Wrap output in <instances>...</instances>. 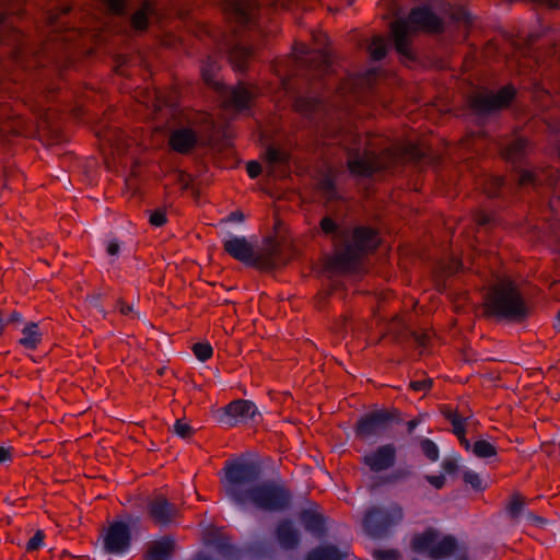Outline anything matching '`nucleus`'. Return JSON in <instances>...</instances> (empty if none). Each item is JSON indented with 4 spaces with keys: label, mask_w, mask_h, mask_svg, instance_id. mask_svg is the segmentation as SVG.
<instances>
[{
    "label": "nucleus",
    "mask_w": 560,
    "mask_h": 560,
    "mask_svg": "<svg viewBox=\"0 0 560 560\" xmlns=\"http://www.w3.org/2000/svg\"><path fill=\"white\" fill-rule=\"evenodd\" d=\"M410 548L431 560H443L455 555L458 541L453 535H442L438 529L428 527L411 537Z\"/></svg>",
    "instance_id": "obj_6"
},
{
    "label": "nucleus",
    "mask_w": 560,
    "mask_h": 560,
    "mask_svg": "<svg viewBox=\"0 0 560 560\" xmlns=\"http://www.w3.org/2000/svg\"><path fill=\"white\" fill-rule=\"evenodd\" d=\"M472 453L479 458H490L497 455V447L486 440H478L474 443Z\"/></svg>",
    "instance_id": "obj_39"
},
{
    "label": "nucleus",
    "mask_w": 560,
    "mask_h": 560,
    "mask_svg": "<svg viewBox=\"0 0 560 560\" xmlns=\"http://www.w3.org/2000/svg\"><path fill=\"white\" fill-rule=\"evenodd\" d=\"M198 142V136L191 128L183 127L175 129L168 139L172 150L180 154L190 153Z\"/></svg>",
    "instance_id": "obj_20"
},
{
    "label": "nucleus",
    "mask_w": 560,
    "mask_h": 560,
    "mask_svg": "<svg viewBox=\"0 0 560 560\" xmlns=\"http://www.w3.org/2000/svg\"><path fill=\"white\" fill-rule=\"evenodd\" d=\"M369 52L373 60H382L387 54V43L382 36H374L369 46Z\"/></svg>",
    "instance_id": "obj_38"
},
{
    "label": "nucleus",
    "mask_w": 560,
    "mask_h": 560,
    "mask_svg": "<svg viewBox=\"0 0 560 560\" xmlns=\"http://www.w3.org/2000/svg\"><path fill=\"white\" fill-rule=\"evenodd\" d=\"M117 308L120 312V314L125 316H129L133 313V307L130 304H127L126 302L119 300L117 302Z\"/></svg>",
    "instance_id": "obj_60"
},
{
    "label": "nucleus",
    "mask_w": 560,
    "mask_h": 560,
    "mask_svg": "<svg viewBox=\"0 0 560 560\" xmlns=\"http://www.w3.org/2000/svg\"><path fill=\"white\" fill-rule=\"evenodd\" d=\"M460 443V445L466 450V451H469L470 448H472V446L470 445V442L466 439V430L463 431V434H455Z\"/></svg>",
    "instance_id": "obj_63"
},
{
    "label": "nucleus",
    "mask_w": 560,
    "mask_h": 560,
    "mask_svg": "<svg viewBox=\"0 0 560 560\" xmlns=\"http://www.w3.org/2000/svg\"><path fill=\"white\" fill-rule=\"evenodd\" d=\"M228 220L232 222H242L244 220V214L241 211H234L230 213Z\"/></svg>",
    "instance_id": "obj_64"
},
{
    "label": "nucleus",
    "mask_w": 560,
    "mask_h": 560,
    "mask_svg": "<svg viewBox=\"0 0 560 560\" xmlns=\"http://www.w3.org/2000/svg\"><path fill=\"white\" fill-rule=\"evenodd\" d=\"M166 221L167 219L164 210L159 209L150 213L149 222L153 226H163L166 223Z\"/></svg>",
    "instance_id": "obj_50"
},
{
    "label": "nucleus",
    "mask_w": 560,
    "mask_h": 560,
    "mask_svg": "<svg viewBox=\"0 0 560 560\" xmlns=\"http://www.w3.org/2000/svg\"><path fill=\"white\" fill-rule=\"evenodd\" d=\"M318 190L328 200H335L338 198L335 178L331 175H325L317 184Z\"/></svg>",
    "instance_id": "obj_37"
},
{
    "label": "nucleus",
    "mask_w": 560,
    "mask_h": 560,
    "mask_svg": "<svg viewBox=\"0 0 560 560\" xmlns=\"http://www.w3.org/2000/svg\"><path fill=\"white\" fill-rule=\"evenodd\" d=\"M330 137L347 150V166L354 176L370 177L378 171L393 167L402 159L420 161L423 156L422 150L413 143H407L399 150L385 148L377 153L375 147L378 138L375 136L340 131Z\"/></svg>",
    "instance_id": "obj_3"
},
{
    "label": "nucleus",
    "mask_w": 560,
    "mask_h": 560,
    "mask_svg": "<svg viewBox=\"0 0 560 560\" xmlns=\"http://www.w3.org/2000/svg\"><path fill=\"white\" fill-rule=\"evenodd\" d=\"M221 94L226 108L240 112L250 107L253 100L258 95V89L240 82L233 88H222Z\"/></svg>",
    "instance_id": "obj_14"
},
{
    "label": "nucleus",
    "mask_w": 560,
    "mask_h": 560,
    "mask_svg": "<svg viewBox=\"0 0 560 560\" xmlns=\"http://www.w3.org/2000/svg\"><path fill=\"white\" fill-rule=\"evenodd\" d=\"M483 308L487 316L509 322H522L528 315L521 291L510 280L500 281L489 289Z\"/></svg>",
    "instance_id": "obj_5"
},
{
    "label": "nucleus",
    "mask_w": 560,
    "mask_h": 560,
    "mask_svg": "<svg viewBox=\"0 0 560 560\" xmlns=\"http://www.w3.org/2000/svg\"><path fill=\"white\" fill-rule=\"evenodd\" d=\"M503 186V178L499 176L490 177L486 180L485 184V192L489 197H497L499 195L500 189Z\"/></svg>",
    "instance_id": "obj_44"
},
{
    "label": "nucleus",
    "mask_w": 560,
    "mask_h": 560,
    "mask_svg": "<svg viewBox=\"0 0 560 560\" xmlns=\"http://www.w3.org/2000/svg\"><path fill=\"white\" fill-rule=\"evenodd\" d=\"M320 231L324 235L332 236L335 249H337V241H341L346 231H340L337 222L330 217H324L319 222Z\"/></svg>",
    "instance_id": "obj_35"
},
{
    "label": "nucleus",
    "mask_w": 560,
    "mask_h": 560,
    "mask_svg": "<svg viewBox=\"0 0 560 560\" xmlns=\"http://www.w3.org/2000/svg\"><path fill=\"white\" fill-rule=\"evenodd\" d=\"M427 480L436 489H441L445 485V477L443 475L427 476Z\"/></svg>",
    "instance_id": "obj_56"
},
{
    "label": "nucleus",
    "mask_w": 560,
    "mask_h": 560,
    "mask_svg": "<svg viewBox=\"0 0 560 560\" xmlns=\"http://www.w3.org/2000/svg\"><path fill=\"white\" fill-rule=\"evenodd\" d=\"M282 264V246L273 238H268L262 248L253 253L252 267L259 270L268 271L277 268Z\"/></svg>",
    "instance_id": "obj_16"
},
{
    "label": "nucleus",
    "mask_w": 560,
    "mask_h": 560,
    "mask_svg": "<svg viewBox=\"0 0 560 560\" xmlns=\"http://www.w3.org/2000/svg\"><path fill=\"white\" fill-rule=\"evenodd\" d=\"M527 145L526 139L516 138L502 150V156L510 162H518L525 155Z\"/></svg>",
    "instance_id": "obj_30"
},
{
    "label": "nucleus",
    "mask_w": 560,
    "mask_h": 560,
    "mask_svg": "<svg viewBox=\"0 0 560 560\" xmlns=\"http://www.w3.org/2000/svg\"><path fill=\"white\" fill-rule=\"evenodd\" d=\"M432 380L431 378H423L419 381H412L409 384V387L415 392H428L432 387Z\"/></svg>",
    "instance_id": "obj_51"
},
{
    "label": "nucleus",
    "mask_w": 560,
    "mask_h": 560,
    "mask_svg": "<svg viewBox=\"0 0 560 560\" xmlns=\"http://www.w3.org/2000/svg\"><path fill=\"white\" fill-rule=\"evenodd\" d=\"M257 8L256 0H225L223 2L226 18L243 26L254 22Z\"/></svg>",
    "instance_id": "obj_17"
},
{
    "label": "nucleus",
    "mask_w": 560,
    "mask_h": 560,
    "mask_svg": "<svg viewBox=\"0 0 560 560\" xmlns=\"http://www.w3.org/2000/svg\"><path fill=\"white\" fill-rule=\"evenodd\" d=\"M218 69L219 67L217 62L208 59L201 67V75L208 85L213 86L215 90L220 91L222 85L215 78Z\"/></svg>",
    "instance_id": "obj_36"
},
{
    "label": "nucleus",
    "mask_w": 560,
    "mask_h": 560,
    "mask_svg": "<svg viewBox=\"0 0 560 560\" xmlns=\"http://www.w3.org/2000/svg\"><path fill=\"white\" fill-rule=\"evenodd\" d=\"M174 432L182 439H189L194 435L195 430L189 423L178 419L174 423Z\"/></svg>",
    "instance_id": "obj_45"
},
{
    "label": "nucleus",
    "mask_w": 560,
    "mask_h": 560,
    "mask_svg": "<svg viewBox=\"0 0 560 560\" xmlns=\"http://www.w3.org/2000/svg\"><path fill=\"white\" fill-rule=\"evenodd\" d=\"M260 419L261 415L253 401L236 399L223 408L221 421L228 427H236L238 424L257 423Z\"/></svg>",
    "instance_id": "obj_11"
},
{
    "label": "nucleus",
    "mask_w": 560,
    "mask_h": 560,
    "mask_svg": "<svg viewBox=\"0 0 560 560\" xmlns=\"http://www.w3.org/2000/svg\"><path fill=\"white\" fill-rule=\"evenodd\" d=\"M220 480L222 492L238 505H253L264 512H280L290 506V490L273 480L259 481V466L246 459L225 460Z\"/></svg>",
    "instance_id": "obj_2"
},
{
    "label": "nucleus",
    "mask_w": 560,
    "mask_h": 560,
    "mask_svg": "<svg viewBox=\"0 0 560 560\" xmlns=\"http://www.w3.org/2000/svg\"><path fill=\"white\" fill-rule=\"evenodd\" d=\"M223 249L234 259L250 265L253 260L254 248L246 237L234 236L223 242Z\"/></svg>",
    "instance_id": "obj_21"
},
{
    "label": "nucleus",
    "mask_w": 560,
    "mask_h": 560,
    "mask_svg": "<svg viewBox=\"0 0 560 560\" xmlns=\"http://www.w3.org/2000/svg\"><path fill=\"white\" fill-rule=\"evenodd\" d=\"M45 534L43 530H37L34 536L27 541L26 549L27 551L38 550L44 542Z\"/></svg>",
    "instance_id": "obj_49"
},
{
    "label": "nucleus",
    "mask_w": 560,
    "mask_h": 560,
    "mask_svg": "<svg viewBox=\"0 0 560 560\" xmlns=\"http://www.w3.org/2000/svg\"><path fill=\"white\" fill-rule=\"evenodd\" d=\"M526 504L525 497L520 492H514L505 504V511L512 522H517Z\"/></svg>",
    "instance_id": "obj_32"
},
{
    "label": "nucleus",
    "mask_w": 560,
    "mask_h": 560,
    "mask_svg": "<svg viewBox=\"0 0 560 560\" xmlns=\"http://www.w3.org/2000/svg\"><path fill=\"white\" fill-rule=\"evenodd\" d=\"M408 475H409V471H407V470H398V471H395L394 474L389 475L388 477H386L384 479V482L394 483V482H397L398 480L407 477Z\"/></svg>",
    "instance_id": "obj_57"
},
{
    "label": "nucleus",
    "mask_w": 560,
    "mask_h": 560,
    "mask_svg": "<svg viewBox=\"0 0 560 560\" xmlns=\"http://www.w3.org/2000/svg\"><path fill=\"white\" fill-rule=\"evenodd\" d=\"M149 518L159 526H167L179 517L178 506L163 494H155L147 502Z\"/></svg>",
    "instance_id": "obj_12"
},
{
    "label": "nucleus",
    "mask_w": 560,
    "mask_h": 560,
    "mask_svg": "<svg viewBox=\"0 0 560 560\" xmlns=\"http://www.w3.org/2000/svg\"><path fill=\"white\" fill-rule=\"evenodd\" d=\"M514 96V88L512 85H506L500 89L497 93L488 91L478 92L470 97L469 104L477 114H489L508 107Z\"/></svg>",
    "instance_id": "obj_10"
},
{
    "label": "nucleus",
    "mask_w": 560,
    "mask_h": 560,
    "mask_svg": "<svg viewBox=\"0 0 560 560\" xmlns=\"http://www.w3.org/2000/svg\"><path fill=\"white\" fill-rule=\"evenodd\" d=\"M153 3L149 0L143 1L130 19L131 26L137 31H144L148 27L149 14L153 12Z\"/></svg>",
    "instance_id": "obj_31"
},
{
    "label": "nucleus",
    "mask_w": 560,
    "mask_h": 560,
    "mask_svg": "<svg viewBox=\"0 0 560 560\" xmlns=\"http://www.w3.org/2000/svg\"><path fill=\"white\" fill-rule=\"evenodd\" d=\"M253 51L248 47L242 45H235L230 50V62L232 67L237 71H244L247 68L248 60L252 58Z\"/></svg>",
    "instance_id": "obj_29"
},
{
    "label": "nucleus",
    "mask_w": 560,
    "mask_h": 560,
    "mask_svg": "<svg viewBox=\"0 0 560 560\" xmlns=\"http://www.w3.org/2000/svg\"><path fill=\"white\" fill-rule=\"evenodd\" d=\"M380 244L378 233L370 226H355L350 233H345L342 242L337 241V249L331 258V266L342 272L357 271L362 259L374 252Z\"/></svg>",
    "instance_id": "obj_4"
},
{
    "label": "nucleus",
    "mask_w": 560,
    "mask_h": 560,
    "mask_svg": "<svg viewBox=\"0 0 560 560\" xmlns=\"http://www.w3.org/2000/svg\"><path fill=\"white\" fill-rule=\"evenodd\" d=\"M24 11V0H0V42L12 47L10 54L13 61L25 69L58 63L61 57L68 55L69 44L80 36L77 28H60L63 22L59 20L70 11V8L63 7L58 13H46L49 33L35 51L28 47L26 36L8 20L9 15L22 16Z\"/></svg>",
    "instance_id": "obj_1"
},
{
    "label": "nucleus",
    "mask_w": 560,
    "mask_h": 560,
    "mask_svg": "<svg viewBox=\"0 0 560 560\" xmlns=\"http://www.w3.org/2000/svg\"><path fill=\"white\" fill-rule=\"evenodd\" d=\"M397 419L396 410L378 409L361 417L355 424V435L362 441H369L382 435Z\"/></svg>",
    "instance_id": "obj_9"
},
{
    "label": "nucleus",
    "mask_w": 560,
    "mask_h": 560,
    "mask_svg": "<svg viewBox=\"0 0 560 560\" xmlns=\"http://www.w3.org/2000/svg\"><path fill=\"white\" fill-rule=\"evenodd\" d=\"M299 66H303L312 73L313 78L322 79L330 69L331 61L329 55L324 50L315 51L305 58L296 60Z\"/></svg>",
    "instance_id": "obj_19"
},
{
    "label": "nucleus",
    "mask_w": 560,
    "mask_h": 560,
    "mask_svg": "<svg viewBox=\"0 0 560 560\" xmlns=\"http://www.w3.org/2000/svg\"><path fill=\"white\" fill-rule=\"evenodd\" d=\"M305 530L317 537H322L325 533V522L322 514L313 510H303L299 516Z\"/></svg>",
    "instance_id": "obj_27"
},
{
    "label": "nucleus",
    "mask_w": 560,
    "mask_h": 560,
    "mask_svg": "<svg viewBox=\"0 0 560 560\" xmlns=\"http://www.w3.org/2000/svg\"><path fill=\"white\" fill-rule=\"evenodd\" d=\"M305 560H342V556L335 546L326 545L311 550Z\"/></svg>",
    "instance_id": "obj_33"
},
{
    "label": "nucleus",
    "mask_w": 560,
    "mask_h": 560,
    "mask_svg": "<svg viewBox=\"0 0 560 560\" xmlns=\"http://www.w3.org/2000/svg\"><path fill=\"white\" fill-rule=\"evenodd\" d=\"M397 450L392 443L381 445L366 453L361 462L372 471L381 472L388 470L396 463Z\"/></svg>",
    "instance_id": "obj_15"
},
{
    "label": "nucleus",
    "mask_w": 560,
    "mask_h": 560,
    "mask_svg": "<svg viewBox=\"0 0 560 560\" xmlns=\"http://www.w3.org/2000/svg\"><path fill=\"white\" fill-rule=\"evenodd\" d=\"M106 9L114 14L125 12L126 0H102Z\"/></svg>",
    "instance_id": "obj_48"
},
{
    "label": "nucleus",
    "mask_w": 560,
    "mask_h": 560,
    "mask_svg": "<svg viewBox=\"0 0 560 560\" xmlns=\"http://www.w3.org/2000/svg\"><path fill=\"white\" fill-rule=\"evenodd\" d=\"M12 459L11 448L0 446V464Z\"/></svg>",
    "instance_id": "obj_61"
},
{
    "label": "nucleus",
    "mask_w": 560,
    "mask_h": 560,
    "mask_svg": "<svg viewBox=\"0 0 560 560\" xmlns=\"http://www.w3.org/2000/svg\"><path fill=\"white\" fill-rule=\"evenodd\" d=\"M404 520V510L399 504H393L388 509L371 508L363 520L364 530L373 538L384 537L393 526Z\"/></svg>",
    "instance_id": "obj_8"
},
{
    "label": "nucleus",
    "mask_w": 560,
    "mask_h": 560,
    "mask_svg": "<svg viewBox=\"0 0 560 560\" xmlns=\"http://www.w3.org/2000/svg\"><path fill=\"white\" fill-rule=\"evenodd\" d=\"M377 78L378 71L376 69L347 77L339 84L334 105L338 103L345 110H348L354 102H364Z\"/></svg>",
    "instance_id": "obj_7"
},
{
    "label": "nucleus",
    "mask_w": 560,
    "mask_h": 560,
    "mask_svg": "<svg viewBox=\"0 0 560 560\" xmlns=\"http://www.w3.org/2000/svg\"><path fill=\"white\" fill-rule=\"evenodd\" d=\"M453 18L457 21H463L465 24L467 25H470L472 23V20H471V16L470 14L465 11L464 9H459L457 10L454 14H453Z\"/></svg>",
    "instance_id": "obj_55"
},
{
    "label": "nucleus",
    "mask_w": 560,
    "mask_h": 560,
    "mask_svg": "<svg viewBox=\"0 0 560 560\" xmlns=\"http://www.w3.org/2000/svg\"><path fill=\"white\" fill-rule=\"evenodd\" d=\"M266 159L270 163H284L288 158L287 154L276 148L269 147L266 150Z\"/></svg>",
    "instance_id": "obj_47"
},
{
    "label": "nucleus",
    "mask_w": 560,
    "mask_h": 560,
    "mask_svg": "<svg viewBox=\"0 0 560 560\" xmlns=\"http://www.w3.org/2000/svg\"><path fill=\"white\" fill-rule=\"evenodd\" d=\"M120 246L118 242L110 241L107 245L106 252L109 256H116L119 253Z\"/></svg>",
    "instance_id": "obj_62"
},
{
    "label": "nucleus",
    "mask_w": 560,
    "mask_h": 560,
    "mask_svg": "<svg viewBox=\"0 0 560 560\" xmlns=\"http://www.w3.org/2000/svg\"><path fill=\"white\" fill-rule=\"evenodd\" d=\"M51 93H52V91L49 90L45 95H42L39 100H36L34 102V104L31 105L34 113H36V115L40 119V125L48 124V121H49V116H50L49 108H47V109L44 108L43 100L44 98L48 100L50 97Z\"/></svg>",
    "instance_id": "obj_40"
},
{
    "label": "nucleus",
    "mask_w": 560,
    "mask_h": 560,
    "mask_svg": "<svg viewBox=\"0 0 560 560\" xmlns=\"http://www.w3.org/2000/svg\"><path fill=\"white\" fill-rule=\"evenodd\" d=\"M275 534L279 545L285 550H293L300 544V532L290 520H281Z\"/></svg>",
    "instance_id": "obj_23"
},
{
    "label": "nucleus",
    "mask_w": 560,
    "mask_h": 560,
    "mask_svg": "<svg viewBox=\"0 0 560 560\" xmlns=\"http://www.w3.org/2000/svg\"><path fill=\"white\" fill-rule=\"evenodd\" d=\"M374 560H401V552L398 549H375L372 552Z\"/></svg>",
    "instance_id": "obj_43"
},
{
    "label": "nucleus",
    "mask_w": 560,
    "mask_h": 560,
    "mask_svg": "<svg viewBox=\"0 0 560 560\" xmlns=\"http://www.w3.org/2000/svg\"><path fill=\"white\" fill-rule=\"evenodd\" d=\"M408 25L413 31L440 34L444 31V21L428 7L413 8L408 19Z\"/></svg>",
    "instance_id": "obj_13"
},
{
    "label": "nucleus",
    "mask_w": 560,
    "mask_h": 560,
    "mask_svg": "<svg viewBox=\"0 0 560 560\" xmlns=\"http://www.w3.org/2000/svg\"><path fill=\"white\" fill-rule=\"evenodd\" d=\"M421 451L425 455L428 459L431 462H436L439 459V447L438 445L430 439H423L420 443Z\"/></svg>",
    "instance_id": "obj_42"
},
{
    "label": "nucleus",
    "mask_w": 560,
    "mask_h": 560,
    "mask_svg": "<svg viewBox=\"0 0 560 560\" xmlns=\"http://www.w3.org/2000/svg\"><path fill=\"white\" fill-rule=\"evenodd\" d=\"M294 108L300 114L315 119L317 115L326 110V105L316 97L299 96L294 101Z\"/></svg>",
    "instance_id": "obj_25"
},
{
    "label": "nucleus",
    "mask_w": 560,
    "mask_h": 560,
    "mask_svg": "<svg viewBox=\"0 0 560 560\" xmlns=\"http://www.w3.org/2000/svg\"><path fill=\"white\" fill-rule=\"evenodd\" d=\"M97 136L104 143L116 150L118 154H124L131 145V140L126 137L125 131L116 127L102 130Z\"/></svg>",
    "instance_id": "obj_24"
},
{
    "label": "nucleus",
    "mask_w": 560,
    "mask_h": 560,
    "mask_svg": "<svg viewBox=\"0 0 560 560\" xmlns=\"http://www.w3.org/2000/svg\"><path fill=\"white\" fill-rule=\"evenodd\" d=\"M130 529L124 522H115L107 528L104 547L110 553L125 551L130 545Z\"/></svg>",
    "instance_id": "obj_18"
},
{
    "label": "nucleus",
    "mask_w": 560,
    "mask_h": 560,
    "mask_svg": "<svg viewBox=\"0 0 560 560\" xmlns=\"http://www.w3.org/2000/svg\"><path fill=\"white\" fill-rule=\"evenodd\" d=\"M415 341L420 347H427L430 340V335L428 332H416L413 334Z\"/></svg>",
    "instance_id": "obj_58"
},
{
    "label": "nucleus",
    "mask_w": 560,
    "mask_h": 560,
    "mask_svg": "<svg viewBox=\"0 0 560 560\" xmlns=\"http://www.w3.org/2000/svg\"><path fill=\"white\" fill-rule=\"evenodd\" d=\"M410 28L405 20H396L390 24L395 49L408 59L413 58L409 39Z\"/></svg>",
    "instance_id": "obj_22"
},
{
    "label": "nucleus",
    "mask_w": 560,
    "mask_h": 560,
    "mask_svg": "<svg viewBox=\"0 0 560 560\" xmlns=\"http://www.w3.org/2000/svg\"><path fill=\"white\" fill-rule=\"evenodd\" d=\"M191 350L201 362L208 361L213 355V348L209 342H197L192 346Z\"/></svg>",
    "instance_id": "obj_41"
},
{
    "label": "nucleus",
    "mask_w": 560,
    "mask_h": 560,
    "mask_svg": "<svg viewBox=\"0 0 560 560\" xmlns=\"http://www.w3.org/2000/svg\"><path fill=\"white\" fill-rule=\"evenodd\" d=\"M442 468L447 474H454L458 469V462L454 457H447L442 462Z\"/></svg>",
    "instance_id": "obj_52"
},
{
    "label": "nucleus",
    "mask_w": 560,
    "mask_h": 560,
    "mask_svg": "<svg viewBox=\"0 0 560 560\" xmlns=\"http://www.w3.org/2000/svg\"><path fill=\"white\" fill-rule=\"evenodd\" d=\"M174 549V541L165 537L149 544L145 559L147 560H168Z\"/></svg>",
    "instance_id": "obj_26"
},
{
    "label": "nucleus",
    "mask_w": 560,
    "mask_h": 560,
    "mask_svg": "<svg viewBox=\"0 0 560 560\" xmlns=\"http://www.w3.org/2000/svg\"><path fill=\"white\" fill-rule=\"evenodd\" d=\"M43 340V334L39 330L38 324L30 322L22 329V338L20 345L27 350H35Z\"/></svg>",
    "instance_id": "obj_28"
},
{
    "label": "nucleus",
    "mask_w": 560,
    "mask_h": 560,
    "mask_svg": "<svg viewBox=\"0 0 560 560\" xmlns=\"http://www.w3.org/2000/svg\"><path fill=\"white\" fill-rule=\"evenodd\" d=\"M440 411L443 417L451 422L453 433L463 434V431L466 430V419L450 406H442Z\"/></svg>",
    "instance_id": "obj_34"
},
{
    "label": "nucleus",
    "mask_w": 560,
    "mask_h": 560,
    "mask_svg": "<svg viewBox=\"0 0 560 560\" xmlns=\"http://www.w3.org/2000/svg\"><path fill=\"white\" fill-rule=\"evenodd\" d=\"M465 483L469 485L475 490H483L482 481L479 475L472 470H466L463 475Z\"/></svg>",
    "instance_id": "obj_46"
},
{
    "label": "nucleus",
    "mask_w": 560,
    "mask_h": 560,
    "mask_svg": "<svg viewBox=\"0 0 560 560\" xmlns=\"http://www.w3.org/2000/svg\"><path fill=\"white\" fill-rule=\"evenodd\" d=\"M246 171H247V174H248V176L250 178H256L261 173V166H260V164L258 162L250 161L246 165Z\"/></svg>",
    "instance_id": "obj_54"
},
{
    "label": "nucleus",
    "mask_w": 560,
    "mask_h": 560,
    "mask_svg": "<svg viewBox=\"0 0 560 560\" xmlns=\"http://www.w3.org/2000/svg\"><path fill=\"white\" fill-rule=\"evenodd\" d=\"M518 183L521 186L535 184L536 177L535 174L530 171H522L518 177Z\"/></svg>",
    "instance_id": "obj_53"
},
{
    "label": "nucleus",
    "mask_w": 560,
    "mask_h": 560,
    "mask_svg": "<svg viewBox=\"0 0 560 560\" xmlns=\"http://www.w3.org/2000/svg\"><path fill=\"white\" fill-rule=\"evenodd\" d=\"M475 221L478 225H487L488 223L491 222V217H490V214H488L483 211H478L475 214Z\"/></svg>",
    "instance_id": "obj_59"
}]
</instances>
